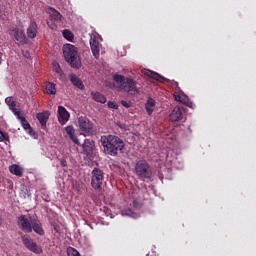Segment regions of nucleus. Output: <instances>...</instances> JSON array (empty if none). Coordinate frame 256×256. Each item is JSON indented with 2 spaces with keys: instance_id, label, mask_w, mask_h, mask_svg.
Here are the masks:
<instances>
[{
  "instance_id": "obj_1",
  "label": "nucleus",
  "mask_w": 256,
  "mask_h": 256,
  "mask_svg": "<svg viewBox=\"0 0 256 256\" xmlns=\"http://www.w3.org/2000/svg\"><path fill=\"white\" fill-rule=\"evenodd\" d=\"M100 143L104 149L106 155L111 157H117L119 151L125 149V142L119 136L115 135H103L100 138Z\"/></svg>"
},
{
  "instance_id": "obj_23",
  "label": "nucleus",
  "mask_w": 256,
  "mask_h": 256,
  "mask_svg": "<svg viewBox=\"0 0 256 256\" xmlns=\"http://www.w3.org/2000/svg\"><path fill=\"white\" fill-rule=\"evenodd\" d=\"M32 230H34V233H37V235H45V230L41 222L32 221Z\"/></svg>"
},
{
  "instance_id": "obj_35",
  "label": "nucleus",
  "mask_w": 256,
  "mask_h": 256,
  "mask_svg": "<svg viewBox=\"0 0 256 256\" xmlns=\"http://www.w3.org/2000/svg\"><path fill=\"white\" fill-rule=\"evenodd\" d=\"M175 101H180L181 102V95H176L175 96Z\"/></svg>"
},
{
  "instance_id": "obj_28",
  "label": "nucleus",
  "mask_w": 256,
  "mask_h": 256,
  "mask_svg": "<svg viewBox=\"0 0 256 256\" xmlns=\"http://www.w3.org/2000/svg\"><path fill=\"white\" fill-rule=\"evenodd\" d=\"M67 253H68V256H81L79 251H77V249L73 247L68 248Z\"/></svg>"
},
{
  "instance_id": "obj_6",
  "label": "nucleus",
  "mask_w": 256,
  "mask_h": 256,
  "mask_svg": "<svg viewBox=\"0 0 256 256\" xmlns=\"http://www.w3.org/2000/svg\"><path fill=\"white\" fill-rule=\"evenodd\" d=\"M17 223H18V227H19V229H21V231H23L24 233H32L33 222H31L29 220V218H27L26 215L19 216Z\"/></svg>"
},
{
  "instance_id": "obj_3",
  "label": "nucleus",
  "mask_w": 256,
  "mask_h": 256,
  "mask_svg": "<svg viewBox=\"0 0 256 256\" xmlns=\"http://www.w3.org/2000/svg\"><path fill=\"white\" fill-rule=\"evenodd\" d=\"M64 58L73 69L81 68V57L79 56V49L73 44H66L63 47Z\"/></svg>"
},
{
  "instance_id": "obj_12",
  "label": "nucleus",
  "mask_w": 256,
  "mask_h": 256,
  "mask_svg": "<svg viewBox=\"0 0 256 256\" xmlns=\"http://www.w3.org/2000/svg\"><path fill=\"white\" fill-rule=\"evenodd\" d=\"M144 75H146V77L154 79L155 81H159V83H165V81H169V79L163 77L161 74L153 72L151 70H145Z\"/></svg>"
},
{
  "instance_id": "obj_5",
  "label": "nucleus",
  "mask_w": 256,
  "mask_h": 256,
  "mask_svg": "<svg viewBox=\"0 0 256 256\" xmlns=\"http://www.w3.org/2000/svg\"><path fill=\"white\" fill-rule=\"evenodd\" d=\"M91 175V187H93L95 191H101V189H103V181L105 180L103 170L94 168Z\"/></svg>"
},
{
  "instance_id": "obj_27",
  "label": "nucleus",
  "mask_w": 256,
  "mask_h": 256,
  "mask_svg": "<svg viewBox=\"0 0 256 256\" xmlns=\"http://www.w3.org/2000/svg\"><path fill=\"white\" fill-rule=\"evenodd\" d=\"M62 35L64 39H67V41H73L75 39V36L71 33L70 30H63Z\"/></svg>"
},
{
  "instance_id": "obj_9",
  "label": "nucleus",
  "mask_w": 256,
  "mask_h": 256,
  "mask_svg": "<svg viewBox=\"0 0 256 256\" xmlns=\"http://www.w3.org/2000/svg\"><path fill=\"white\" fill-rule=\"evenodd\" d=\"M78 125L80 127V130L84 133H91V131H93V124L89 121L88 118H85L83 116L79 117Z\"/></svg>"
},
{
  "instance_id": "obj_38",
  "label": "nucleus",
  "mask_w": 256,
  "mask_h": 256,
  "mask_svg": "<svg viewBox=\"0 0 256 256\" xmlns=\"http://www.w3.org/2000/svg\"><path fill=\"white\" fill-rule=\"evenodd\" d=\"M24 57L29 58V53H28V52H26V54H24Z\"/></svg>"
},
{
  "instance_id": "obj_15",
  "label": "nucleus",
  "mask_w": 256,
  "mask_h": 256,
  "mask_svg": "<svg viewBox=\"0 0 256 256\" xmlns=\"http://www.w3.org/2000/svg\"><path fill=\"white\" fill-rule=\"evenodd\" d=\"M50 116L51 113H49V111H44L36 115L41 127H47V121H49Z\"/></svg>"
},
{
  "instance_id": "obj_32",
  "label": "nucleus",
  "mask_w": 256,
  "mask_h": 256,
  "mask_svg": "<svg viewBox=\"0 0 256 256\" xmlns=\"http://www.w3.org/2000/svg\"><path fill=\"white\" fill-rule=\"evenodd\" d=\"M121 105H122L123 107H126V109H129V107H131V102H127V101H125V100H122V101H121Z\"/></svg>"
},
{
  "instance_id": "obj_37",
  "label": "nucleus",
  "mask_w": 256,
  "mask_h": 256,
  "mask_svg": "<svg viewBox=\"0 0 256 256\" xmlns=\"http://www.w3.org/2000/svg\"><path fill=\"white\" fill-rule=\"evenodd\" d=\"M1 61H3V57H2V55L0 53V65H1Z\"/></svg>"
},
{
  "instance_id": "obj_31",
  "label": "nucleus",
  "mask_w": 256,
  "mask_h": 256,
  "mask_svg": "<svg viewBox=\"0 0 256 256\" xmlns=\"http://www.w3.org/2000/svg\"><path fill=\"white\" fill-rule=\"evenodd\" d=\"M55 71H56V73L58 75H62L63 74V70H61V66L59 64H56Z\"/></svg>"
},
{
  "instance_id": "obj_33",
  "label": "nucleus",
  "mask_w": 256,
  "mask_h": 256,
  "mask_svg": "<svg viewBox=\"0 0 256 256\" xmlns=\"http://www.w3.org/2000/svg\"><path fill=\"white\" fill-rule=\"evenodd\" d=\"M5 139H7L5 133H3V131H0V143H2V141H5Z\"/></svg>"
},
{
  "instance_id": "obj_36",
  "label": "nucleus",
  "mask_w": 256,
  "mask_h": 256,
  "mask_svg": "<svg viewBox=\"0 0 256 256\" xmlns=\"http://www.w3.org/2000/svg\"><path fill=\"white\" fill-rule=\"evenodd\" d=\"M0 225H3V217L0 214Z\"/></svg>"
},
{
  "instance_id": "obj_13",
  "label": "nucleus",
  "mask_w": 256,
  "mask_h": 256,
  "mask_svg": "<svg viewBox=\"0 0 256 256\" xmlns=\"http://www.w3.org/2000/svg\"><path fill=\"white\" fill-rule=\"evenodd\" d=\"M94 148H95V142L91 141L90 139L84 140V143L82 144V149L85 155H92Z\"/></svg>"
},
{
  "instance_id": "obj_21",
  "label": "nucleus",
  "mask_w": 256,
  "mask_h": 256,
  "mask_svg": "<svg viewBox=\"0 0 256 256\" xmlns=\"http://www.w3.org/2000/svg\"><path fill=\"white\" fill-rule=\"evenodd\" d=\"M17 116V119H19L23 129L25 131H29L30 135H31V132L33 131V129H31V125L29 124V122L27 121V119L23 116H21V112H19Z\"/></svg>"
},
{
  "instance_id": "obj_24",
  "label": "nucleus",
  "mask_w": 256,
  "mask_h": 256,
  "mask_svg": "<svg viewBox=\"0 0 256 256\" xmlns=\"http://www.w3.org/2000/svg\"><path fill=\"white\" fill-rule=\"evenodd\" d=\"M91 95L92 99L97 103H107V97H105V95L101 94L100 92H92Z\"/></svg>"
},
{
  "instance_id": "obj_39",
  "label": "nucleus",
  "mask_w": 256,
  "mask_h": 256,
  "mask_svg": "<svg viewBox=\"0 0 256 256\" xmlns=\"http://www.w3.org/2000/svg\"><path fill=\"white\" fill-rule=\"evenodd\" d=\"M166 159L169 160V154H167Z\"/></svg>"
},
{
  "instance_id": "obj_29",
  "label": "nucleus",
  "mask_w": 256,
  "mask_h": 256,
  "mask_svg": "<svg viewBox=\"0 0 256 256\" xmlns=\"http://www.w3.org/2000/svg\"><path fill=\"white\" fill-rule=\"evenodd\" d=\"M48 27H50V29H52V31H55V29H57V24H55V21H48L47 22Z\"/></svg>"
},
{
  "instance_id": "obj_4",
  "label": "nucleus",
  "mask_w": 256,
  "mask_h": 256,
  "mask_svg": "<svg viewBox=\"0 0 256 256\" xmlns=\"http://www.w3.org/2000/svg\"><path fill=\"white\" fill-rule=\"evenodd\" d=\"M134 171L139 179H151L153 177V170L145 160H139L135 164Z\"/></svg>"
},
{
  "instance_id": "obj_30",
  "label": "nucleus",
  "mask_w": 256,
  "mask_h": 256,
  "mask_svg": "<svg viewBox=\"0 0 256 256\" xmlns=\"http://www.w3.org/2000/svg\"><path fill=\"white\" fill-rule=\"evenodd\" d=\"M108 107L109 109H119V106L113 101H108Z\"/></svg>"
},
{
  "instance_id": "obj_19",
  "label": "nucleus",
  "mask_w": 256,
  "mask_h": 256,
  "mask_svg": "<svg viewBox=\"0 0 256 256\" xmlns=\"http://www.w3.org/2000/svg\"><path fill=\"white\" fill-rule=\"evenodd\" d=\"M45 87V93L47 95H57V85L53 82H46L44 84Z\"/></svg>"
},
{
  "instance_id": "obj_18",
  "label": "nucleus",
  "mask_w": 256,
  "mask_h": 256,
  "mask_svg": "<svg viewBox=\"0 0 256 256\" xmlns=\"http://www.w3.org/2000/svg\"><path fill=\"white\" fill-rule=\"evenodd\" d=\"M5 103L8 105L9 109L14 113V115H18L21 113L19 110H17V103L15 100H13V97H7L5 98Z\"/></svg>"
},
{
  "instance_id": "obj_22",
  "label": "nucleus",
  "mask_w": 256,
  "mask_h": 256,
  "mask_svg": "<svg viewBox=\"0 0 256 256\" xmlns=\"http://www.w3.org/2000/svg\"><path fill=\"white\" fill-rule=\"evenodd\" d=\"M9 171L12 175H16V177H23V168L17 164L9 166Z\"/></svg>"
},
{
  "instance_id": "obj_20",
  "label": "nucleus",
  "mask_w": 256,
  "mask_h": 256,
  "mask_svg": "<svg viewBox=\"0 0 256 256\" xmlns=\"http://www.w3.org/2000/svg\"><path fill=\"white\" fill-rule=\"evenodd\" d=\"M70 81L72 85H74V87H77L78 89H81V90L85 89V85L83 84V81H81L80 78L77 77V75L71 74Z\"/></svg>"
},
{
  "instance_id": "obj_16",
  "label": "nucleus",
  "mask_w": 256,
  "mask_h": 256,
  "mask_svg": "<svg viewBox=\"0 0 256 256\" xmlns=\"http://www.w3.org/2000/svg\"><path fill=\"white\" fill-rule=\"evenodd\" d=\"M65 131L68 135V137L73 141L75 145H81V142H79V138L75 136V128L71 125L65 127Z\"/></svg>"
},
{
  "instance_id": "obj_14",
  "label": "nucleus",
  "mask_w": 256,
  "mask_h": 256,
  "mask_svg": "<svg viewBox=\"0 0 256 256\" xmlns=\"http://www.w3.org/2000/svg\"><path fill=\"white\" fill-rule=\"evenodd\" d=\"M37 29V22L31 21L26 31L28 39H35L37 37Z\"/></svg>"
},
{
  "instance_id": "obj_10",
  "label": "nucleus",
  "mask_w": 256,
  "mask_h": 256,
  "mask_svg": "<svg viewBox=\"0 0 256 256\" xmlns=\"http://www.w3.org/2000/svg\"><path fill=\"white\" fill-rule=\"evenodd\" d=\"M70 117L71 115L69 114L67 109H65V107L58 106V121L59 123H61V125H65V123L69 121Z\"/></svg>"
},
{
  "instance_id": "obj_7",
  "label": "nucleus",
  "mask_w": 256,
  "mask_h": 256,
  "mask_svg": "<svg viewBox=\"0 0 256 256\" xmlns=\"http://www.w3.org/2000/svg\"><path fill=\"white\" fill-rule=\"evenodd\" d=\"M9 34L14 37L15 41L20 43V45H27V36L25 35L23 29L17 27L12 28Z\"/></svg>"
},
{
  "instance_id": "obj_8",
  "label": "nucleus",
  "mask_w": 256,
  "mask_h": 256,
  "mask_svg": "<svg viewBox=\"0 0 256 256\" xmlns=\"http://www.w3.org/2000/svg\"><path fill=\"white\" fill-rule=\"evenodd\" d=\"M22 242L26 249L32 251V253H36V255H39L41 253V247H39V245H37V242L33 241V239L27 236H22Z\"/></svg>"
},
{
  "instance_id": "obj_11",
  "label": "nucleus",
  "mask_w": 256,
  "mask_h": 256,
  "mask_svg": "<svg viewBox=\"0 0 256 256\" xmlns=\"http://www.w3.org/2000/svg\"><path fill=\"white\" fill-rule=\"evenodd\" d=\"M90 47L94 57H99V53L101 51V43L97 41V38H95V36L90 38Z\"/></svg>"
},
{
  "instance_id": "obj_25",
  "label": "nucleus",
  "mask_w": 256,
  "mask_h": 256,
  "mask_svg": "<svg viewBox=\"0 0 256 256\" xmlns=\"http://www.w3.org/2000/svg\"><path fill=\"white\" fill-rule=\"evenodd\" d=\"M61 13L59 11L51 8L50 9V21H54V23H59L61 21Z\"/></svg>"
},
{
  "instance_id": "obj_34",
  "label": "nucleus",
  "mask_w": 256,
  "mask_h": 256,
  "mask_svg": "<svg viewBox=\"0 0 256 256\" xmlns=\"http://www.w3.org/2000/svg\"><path fill=\"white\" fill-rule=\"evenodd\" d=\"M60 165H61L62 167H67V160L62 159V160L60 161Z\"/></svg>"
},
{
  "instance_id": "obj_26",
  "label": "nucleus",
  "mask_w": 256,
  "mask_h": 256,
  "mask_svg": "<svg viewBox=\"0 0 256 256\" xmlns=\"http://www.w3.org/2000/svg\"><path fill=\"white\" fill-rule=\"evenodd\" d=\"M145 109H146L148 115H152L153 114V111H155V100H153V98H149L147 100Z\"/></svg>"
},
{
  "instance_id": "obj_17",
  "label": "nucleus",
  "mask_w": 256,
  "mask_h": 256,
  "mask_svg": "<svg viewBox=\"0 0 256 256\" xmlns=\"http://www.w3.org/2000/svg\"><path fill=\"white\" fill-rule=\"evenodd\" d=\"M181 119H183V111H181V107L176 106L174 107V109L170 114V120L175 122V121H181Z\"/></svg>"
},
{
  "instance_id": "obj_2",
  "label": "nucleus",
  "mask_w": 256,
  "mask_h": 256,
  "mask_svg": "<svg viewBox=\"0 0 256 256\" xmlns=\"http://www.w3.org/2000/svg\"><path fill=\"white\" fill-rule=\"evenodd\" d=\"M113 80L119 83L120 89L124 91V93L132 96L138 95L139 89L137 88V81L133 78H125V76L121 74H115Z\"/></svg>"
}]
</instances>
